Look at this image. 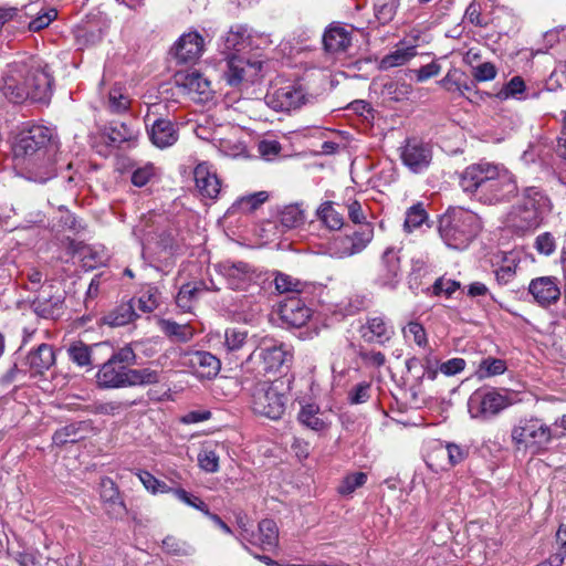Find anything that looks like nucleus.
<instances>
[{
	"label": "nucleus",
	"mask_w": 566,
	"mask_h": 566,
	"mask_svg": "<svg viewBox=\"0 0 566 566\" xmlns=\"http://www.w3.org/2000/svg\"><path fill=\"white\" fill-rule=\"evenodd\" d=\"M136 231L148 243L156 242L164 250L172 249L174 233L170 230H163L160 233H157L148 226V220H145L137 226Z\"/></svg>",
	"instance_id": "72a5a7b5"
},
{
	"label": "nucleus",
	"mask_w": 566,
	"mask_h": 566,
	"mask_svg": "<svg viewBox=\"0 0 566 566\" xmlns=\"http://www.w3.org/2000/svg\"><path fill=\"white\" fill-rule=\"evenodd\" d=\"M551 210V202L536 187L524 190L521 202L513 208L511 219L521 230H528L539 226L543 216Z\"/></svg>",
	"instance_id": "0eeeda50"
},
{
	"label": "nucleus",
	"mask_w": 566,
	"mask_h": 566,
	"mask_svg": "<svg viewBox=\"0 0 566 566\" xmlns=\"http://www.w3.org/2000/svg\"><path fill=\"white\" fill-rule=\"evenodd\" d=\"M199 467L209 473L219 470V455L213 449L205 448L198 454Z\"/></svg>",
	"instance_id": "4d7b16f0"
},
{
	"label": "nucleus",
	"mask_w": 566,
	"mask_h": 566,
	"mask_svg": "<svg viewBox=\"0 0 566 566\" xmlns=\"http://www.w3.org/2000/svg\"><path fill=\"white\" fill-rule=\"evenodd\" d=\"M401 263L399 250L387 248L378 266L377 282L384 287L395 290L400 282Z\"/></svg>",
	"instance_id": "2eb2a0df"
},
{
	"label": "nucleus",
	"mask_w": 566,
	"mask_h": 566,
	"mask_svg": "<svg viewBox=\"0 0 566 566\" xmlns=\"http://www.w3.org/2000/svg\"><path fill=\"white\" fill-rule=\"evenodd\" d=\"M159 381V374L156 370L144 368V369H132L129 370V382L128 387L139 385L157 384Z\"/></svg>",
	"instance_id": "8fccbe9b"
},
{
	"label": "nucleus",
	"mask_w": 566,
	"mask_h": 566,
	"mask_svg": "<svg viewBox=\"0 0 566 566\" xmlns=\"http://www.w3.org/2000/svg\"><path fill=\"white\" fill-rule=\"evenodd\" d=\"M293 353L281 342L264 337L259 346L241 364L242 371L258 378L268 373H280L289 367Z\"/></svg>",
	"instance_id": "39448f33"
},
{
	"label": "nucleus",
	"mask_w": 566,
	"mask_h": 566,
	"mask_svg": "<svg viewBox=\"0 0 566 566\" xmlns=\"http://www.w3.org/2000/svg\"><path fill=\"white\" fill-rule=\"evenodd\" d=\"M52 77L34 60L17 61L8 65L0 84L2 95L10 103H48L52 95Z\"/></svg>",
	"instance_id": "f03ea898"
},
{
	"label": "nucleus",
	"mask_w": 566,
	"mask_h": 566,
	"mask_svg": "<svg viewBox=\"0 0 566 566\" xmlns=\"http://www.w3.org/2000/svg\"><path fill=\"white\" fill-rule=\"evenodd\" d=\"M75 38L80 45H94L102 40V30L95 27H77Z\"/></svg>",
	"instance_id": "5fc2aeb1"
},
{
	"label": "nucleus",
	"mask_w": 566,
	"mask_h": 566,
	"mask_svg": "<svg viewBox=\"0 0 566 566\" xmlns=\"http://www.w3.org/2000/svg\"><path fill=\"white\" fill-rule=\"evenodd\" d=\"M161 549L169 555L177 557H188L195 554V547L187 541L167 535L161 542Z\"/></svg>",
	"instance_id": "ea45409f"
},
{
	"label": "nucleus",
	"mask_w": 566,
	"mask_h": 566,
	"mask_svg": "<svg viewBox=\"0 0 566 566\" xmlns=\"http://www.w3.org/2000/svg\"><path fill=\"white\" fill-rule=\"evenodd\" d=\"M400 158L412 172L419 174L429 167L432 160V150L429 144L418 138H409L400 148Z\"/></svg>",
	"instance_id": "f8f14e48"
},
{
	"label": "nucleus",
	"mask_w": 566,
	"mask_h": 566,
	"mask_svg": "<svg viewBox=\"0 0 566 566\" xmlns=\"http://www.w3.org/2000/svg\"><path fill=\"white\" fill-rule=\"evenodd\" d=\"M304 211L298 205H289L283 207L277 214V223L282 231L295 229L304 223Z\"/></svg>",
	"instance_id": "c9c22d12"
},
{
	"label": "nucleus",
	"mask_w": 566,
	"mask_h": 566,
	"mask_svg": "<svg viewBox=\"0 0 566 566\" xmlns=\"http://www.w3.org/2000/svg\"><path fill=\"white\" fill-rule=\"evenodd\" d=\"M205 51V40L197 31L184 33L174 44L171 52L179 63L197 61Z\"/></svg>",
	"instance_id": "f3484780"
},
{
	"label": "nucleus",
	"mask_w": 566,
	"mask_h": 566,
	"mask_svg": "<svg viewBox=\"0 0 566 566\" xmlns=\"http://www.w3.org/2000/svg\"><path fill=\"white\" fill-rule=\"evenodd\" d=\"M507 407V400L494 390L479 389L468 401V409L472 418L486 420Z\"/></svg>",
	"instance_id": "9d476101"
},
{
	"label": "nucleus",
	"mask_w": 566,
	"mask_h": 566,
	"mask_svg": "<svg viewBox=\"0 0 566 566\" xmlns=\"http://www.w3.org/2000/svg\"><path fill=\"white\" fill-rule=\"evenodd\" d=\"M92 347L83 342H74L67 348L69 358L80 367L92 365Z\"/></svg>",
	"instance_id": "a18cd8bd"
},
{
	"label": "nucleus",
	"mask_w": 566,
	"mask_h": 566,
	"mask_svg": "<svg viewBox=\"0 0 566 566\" xmlns=\"http://www.w3.org/2000/svg\"><path fill=\"white\" fill-rule=\"evenodd\" d=\"M323 43L327 52H345L352 43V33L344 27L331 25L324 33Z\"/></svg>",
	"instance_id": "c85d7f7f"
},
{
	"label": "nucleus",
	"mask_w": 566,
	"mask_h": 566,
	"mask_svg": "<svg viewBox=\"0 0 566 566\" xmlns=\"http://www.w3.org/2000/svg\"><path fill=\"white\" fill-rule=\"evenodd\" d=\"M374 238L371 223H363L352 233L338 234L327 243V253L335 259H345L364 251Z\"/></svg>",
	"instance_id": "6e6552de"
},
{
	"label": "nucleus",
	"mask_w": 566,
	"mask_h": 566,
	"mask_svg": "<svg viewBox=\"0 0 566 566\" xmlns=\"http://www.w3.org/2000/svg\"><path fill=\"white\" fill-rule=\"evenodd\" d=\"M371 397V382L370 381H361L355 385L348 391V401L352 405H359L367 402Z\"/></svg>",
	"instance_id": "6e6d98bb"
},
{
	"label": "nucleus",
	"mask_w": 566,
	"mask_h": 566,
	"mask_svg": "<svg viewBox=\"0 0 566 566\" xmlns=\"http://www.w3.org/2000/svg\"><path fill=\"white\" fill-rule=\"evenodd\" d=\"M205 291L202 283H187L184 284L176 297V304L184 312H190L193 303L198 300L199 295Z\"/></svg>",
	"instance_id": "58836bf2"
},
{
	"label": "nucleus",
	"mask_w": 566,
	"mask_h": 566,
	"mask_svg": "<svg viewBox=\"0 0 566 566\" xmlns=\"http://www.w3.org/2000/svg\"><path fill=\"white\" fill-rule=\"evenodd\" d=\"M196 187L202 197L214 199L218 197L221 182L207 163H200L193 170Z\"/></svg>",
	"instance_id": "b1692460"
},
{
	"label": "nucleus",
	"mask_w": 566,
	"mask_h": 566,
	"mask_svg": "<svg viewBox=\"0 0 566 566\" xmlns=\"http://www.w3.org/2000/svg\"><path fill=\"white\" fill-rule=\"evenodd\" d=\"M428 219V213L422 203L411 206L406 212L403 229L406 232H412Z\"/></svg>",
	"instance_id": "de8ad7c7"
},
{
	"label": "nucleus",
	"mask_w": 566,
	"mask_h": 566,
	"mask_svg": "<svg viewBox=\"0 0 566 566\" xmlns=\"http://www.w3.org/2000/svg\"><path fill=\"white\" fill-rule=\"evenodd\" d=\"M106 135L109 144L120 145L125 142L136 139L137 130L134 128L132 123L114 120L109 123L108 127H106Z\"/></svg>",
	"instance_id": "473e14b6"
},
{
	"label": "nucleus",
	"mask_w": 566,
	"mask_h": 566,
	"mask_svg": "<svg viewBox=\"0 0 566 566\" xmlns=\"http://www.w3.org/2000/svg\"><path fill=\"white\" fill-rule=\"evenodd\" d=\"M525 91V83L521 76H514L509 83L500 91L499 95L509 97H518Z\"/></svg>",
	"instance_id": "e2e57ef3"
},
{
	"label": "nucleus",
	"mask_w": 566,
	"mask_h": 566,
	"mask_svg": "<svg viewBox=\"0 0 566 566\" xmlns=\"http://www.w3.org/2000/svg\"><path fill=\"white\" fill-rule=\"evenodd\" d=\"M482 230L480 217L464 208H450L440 218L439 233L449 248L463 250Z\"/></svg>",
	"instance_id": "20e7f679"
},
{
	"label": "nucleus",
	"mask_w": 566,
	"mask_h": 566,
	"mask_svg": "<svg viewBox=\"0 0 566 566\" xmlns=\"http://www.w3.org/2000/svg\"><path fill=\"white\" fill-rule=\"evenodd\" d=\"M137 317L134 300H130L111 310L101 318V322L111 327H119L134 322Z\"/></svg>",
	"instance_id": "c756f323"
},
{
	"label": "nucleus",
	"mask_w": 566,
	"mask_h": 566,
	"mask_svg": "<svg viewBox=\"0 0 566 566\" xmlns=\"http://www.w3.org/2000/svg\"><path fill=\"white\" fill-rule=\"evenodd\" d=\"M150 140L158 148L174 145L178 139V132L172 122L165 118L156 119L149 130Z\"/></svg>",
	"instance_id": "bb28decb"
},
{
	"label": "nucleus",
	"mask_w": 566,
	"mask_h": 566,
	"mask_svg": "<svg viewBox=\"0 0 566 566\" xmlns=\"http://www.w3.org/2000/svg\"><path fill=\"white\" fill-rule=\"evenodd\" d=\"M64 298L54 292L52 284L42 285L32 301L34 312L43 318H56L62 314Z\"/></svg>",
	"instance_id": "dca6fc26"
},
{
	"label": "nucleus",
	"mask_w": 566,
	"mask_h": 566,
	"mask_svg": "<svg viewBox=\"0 0 566 566\" xmlns=\"http://www.w3.org/2000/svg\"><path fill=\"white\" fill-rule=\"evenodd\" d=\"M155 176V167L151 164H147L143 167L134 170L132 175V182L136 187H143L149 182V180Z\"/></svg>",
	"instance_id": "0e129e2a"
},
{
	"label": "nucleus",
	"mask_w": 566,
	"mask_h": 566,
	"mask_svg": "<svg viewBox=\"0 0 566 566\" xmlns=\"http://www.w3.org/2000/svg\"><path fill=\"white\" fill-rule=\"evenodd\" d=\"M462 190L485 205L507 202L517 195L515 177L504 166L480 161L460 176Z\"/></svg>",
	"instance_id": "f257e3e1"
},
{
	"label": "nucleus",
	"mask_w": 566,
	"mask_h": 566,
	"mask_svg": "<svg viewBox=\"0 0 566 566\" xmlns=\"http://www.w3.org/2000/svg\"><path fill=\"white\" fill-rule=\"evenodd\" d=\"M274 284L279 293H300L303 286L298 280L283 273L275 276Z\"/></svg>",
	"instance_id": "13d9d810"
},
{
	"label": "nucleus",
	"mask_w": 566,
	"mask_h": 566,
	"mask_svg": "<svg viewBox=\"0 0 566 566\" xmlns=\"http://www.w3.org/2000/svg\"><path fill=\"white\" fill-rule=\"evenodd\" d=\"M298 421L306 428L314 431H323L329 427V421L319 407L313 403L305 405L298 412Z\"/></svg>",
	"instance_id": "7c9ffc66"
},
{
	"label": "nucleus",
	"mask_w": 566,
	"mask_h": 566,
	"mask_svg": "<svg viewBox=\"0 0 566 566\" xmlns=\"http://www.w3.org/2000/svg\"><path fill=\"white\" fill-rule=\"evenodd\" d=\"M361 338L368 344L384 345L394 336V327L382 315L368 316L359 328Z\"/></svg>",
	"instance_id": "aec40b11"
},
{
	"label": "nucleus",
	"mask_w": 566,
	"mask_h": 566,
	"mask_svg": "<svg viewBox=\"0 0 566 566\" xmlns=\"http://www.w3.org/2000/svg\"><path fill=\"white\" fill-rule=\"evenodd\" d=\"M101 500L108 504L107 513L113 517L123 516L126 513V506L120 499L119 491L111 478H103L99 483Z\"/></svg>",
	"instance_id": "a878e982"
},
{
	"label": "nucleus",
	"mask_w": 566,
	"mask_h": 566,
	"mask_svg": "<svg viewBox=\"0 0 566 566\" xmlns=\"http://www.w3.org/2000/svg\"><path fill=\"white\" fill-rule=\"evenodd\" d=\"M252 405L256 413L273 420L281 418L285 410L284 396L269 382L258 384L252 395Z\"/></svg>",
	"instance_id": "1a4fd4ad"
},
{
	"label": "nucleus",
	"mask_w": 566,
	"mask_h": 566,
	"mask_svg": "<svg viewBox=\"0 0 566 566\" xmlns=\"http://www.w3.org/2000/svg\"><path fill=\"white\" fill-rule=\"evenodd\" d=\"M175 83L196 102H206L212 96L210 81L198 71L177 73Z\"/></svg>",
	"instance_id": "4468645a"
},
{
	"label": "nucleus",
	"mask_w": 566,
	"mask_h": 566,
	"mask_svg": "<svg viewBox=\"0 0 566 566\" xmlns=\"http://www.w3.org/2000/svg\"><path fill=\"white\" fill-rule=\"evenodd\" d=\"M90 428V423L86 421H80L70 423L59 430H56L53 434V442L56 446H63L66 443H75L84 438L83 432H86Z\"/></svg>",
	"instance_id": "2f4dec72"
},
{
	"label": "nucleus",
	"mask_w": 566,
	"mask_h": 566,
	"mask_svg": "<svg viewBox=\"0 0 566 566\" xmlns=\"http://www.w3.org/2000/svg\"><path fill=\"white\" fill-rule=\"evenodd\" d=\"M224 46L237 52L251 46V34L245 25L237 24L230 28L224 36Z\"/></svg>",
	"instance_id": "f704fd0d"
},
{
	"label": "nucleus",
	"mask_w": 566,
	"mask_h": 566,
	"mask_svg": "<svg viewBox=\"0 0 566 566\" xmlns=\"http://www.w3.org/2000/svg\"><path fill=\"white\" fill-rule=\"evenodd\" d=\"M437 452L441 455H447L451 465L462 462L465 457V452L454 443H448L446 447L438 449Z\"/></svg>",
	"instance_id": "774afa93"
},
{
	"label": "nucleus",
	"mask_w": 566,
	"mask_h": 566,
	"mask_svg": "<svg viewBox=\"0 0 566 566\" xmlns=\"http://www.w3.org/2000/svg\"><path fill=\"white\" fill-rule=\"evenodd\" d=\"M160 291L157 286L154 285H145L139 291V296L137 298L138 310L143 313H151L154 312L160 304Z\"/></svg>",
	"instance_id": "79ce46f5"
},
{
	"label": "nucleus",
	"mask_w": 566,
	"mask_h": 566,
	"mask_svg": "<svg viewBox=\"0 0 566 566\" xmlns=\"http://www.w3.org/2000/svg\"><path fill=\"white\" fill-rule=\"evenodd\" d=\"M357 356L368 368H380L386 364V356L381 352L367 349L364 346H359Z\"/></svg>",
	"instance_id": "603ef678"
},
{
	"label": "nucleus",
	"mask_w": 566,
	"mask_h": 566,
	"mask_svg": "<svg viewBox=\"0 0 566 566\" xmlns=\"http://www.w3.org/2000/svg\"><path fill=\"white\" fill-rule=\"evenodd\" d=\"M528 292L541 306L554 304L560 296L557 279L553 276L533 279L528 285Z\"/></svg>",
	"instance_id": "412c9836"
},
{
	"label": "nucleus",
	"mask_w": 566,
	"mask_h": 566,
	"mask_svg": "<svg viewBox=\"0 0 566 566\" xmlns=\"http://www.w3.org/2000/svg\"><path fill=\"white\" fill-rule=\"evenodd\" d=\"M172 494L185 504L192 506L203 514L209 510L208 505L198 496H195L193 494L187 492L184 489H176L172 491Z\"/></svg>",
	"instance_id": "052dcab7"
},
{
	"label": "nucleus",
	"mask_w": 566,
	"mask_h": 566,
	"mask_svg": "<svg viewBox=\"0 0 566 566\" xmlns=\"http://www.w3.org/2000/svg\"><path fill=\"white\" fill-rule=\"evenodd\" d=\"M159 326L174 342L187 343L195 335V331L189 324H178L170 319H160Z\"/></svg>",
	"instance_id": "e433bc0d"
},
{
	"label": "nucleus",
	"mask_w": 566,
	"mask_h": 566,
	"mask_svg": "<svg viewBox=\"0 0 566 566\" xmlns=\"http://www.w3.org/2000/svg\"><path fill=\"white\" fill-rule=\"evenodd\" d=\"M220 273L233 290H245L254 279L253 269L244 262H223Z\"/></svg>",
	"instance_id": "4be33fe9"
},
{
	"label": "nucleus",
	"mask_w": 566,
	"mask_h": 566,
	"mask_svg": "<svg viewBox=\"0 0 566 566\" xmlns=\"http://www.w3.org/2000/svg\"><path fill=\"white\" fill-rule=\"evenodd\" d=\"M367 481L365 472H355L346 475L338 486V493L342 495H350L356 489L363 486Z\"/></svg>",
	"instance_id": "3c124183"
},
{
	"label": "nucleus",
	"mask_w": 566,
	"mask_h": 566,
	"mask_svg": "<svg viewBox=\"0 0 566 566\" xmlns=\"http://www.w3.org/2000/svg\"><path fill=\"white\" fill-rule=\"evenodd\" d=\"M15 156L28 157L30 178L36 182H45L55 176L54 156L57 150L53 133L42 125H33L23 129L13 147Z\"/></svg>",
	"instance_id": "7ed1b4c3"
},
{
	"label": "nucleus",
	"mask_w": 566,
	"mask_h": 566,
	"mask_svg": "<svg viewBox=\"0 0 566 566\" xmlns=\"http://www.w3.org/2000/svg\"><path fill=\"white\" fill-rule=\"evenodd\" d=\"M265 102L274 111L290 112L306 103V94L301 86L287 83L268 92Z\"/></svg>",
	"instance_id": "9b49d317"
},
{
	"label": "nucleus",
	"mask_w": 566,
	"mask_h": 566,
	"mask_svg": "<svg viewBox=\"0 0 566 566\" xmlns=\"http://www.w3.org/2000/svg\"><path fill=\"white\" fill-rule=\"evenodd\" d=\"M189 366L198 377L211 379L219 374L221 363L211 353L198 350L189 355Z\"/></svg>",
	"instance_id": "393cba45"
},
{
	"label": "nucleus",
	"mask_w": 566,
	"mask_h": 566,
	"mask_svg": "<svg viewBox=\"0 0 566 566\" xmlns=\"http://www.w3.org/2000/svg\"><path fill=\"white\" fill-rule=\"evenodd\" d=\"M281 319L292 327L304 326L312 315L311 308L297 297H289L280 305Z\"/></svg>",
	"instance_id": "5701e85b"
},
{
	"label": "nucleus",
	"mask_w": 566,
	"mask_h": 566,
	"mask_svg": "<svg viewBox=\"0 0 566 566\" xmlns=\"http://www.w3.org/2000/svg\"><path fill=\"white\" fill-rule=\"evenodd\" d=\"M248 333L237 327L227 328L224 332L223 348L228 355L235 354L247 343Z\"/></svg>",
	"instance_id": "c03bdc74"
},
{
	"label": "nucleus",
	"mask_w": 566,
	"mask_h": 566,
	"mask_svg": "<svg viewBox=\"0 0 566 566\" xmlns=\"http://www.w3.org/2000/svg\"><path fill=\"white\" fill-rule=\"evenodd\" d=\"M133 402L127 401H107L96 406L95 411L101 415L115 416L128 409Z\"/></svg>",
	"instance_id": "69168bd1"
},
{
	"label": "nucleus",
	"mask_w": 566,
	"mask_h": 566,
	"mask_svg": "<svg viewBox=\"0 0 566 566\" xmlns=\"http://www.w3.org/2000/svg\"><path fill=\"white\" fill-rule=\"evenodd\" d=\"M129 370L125 365H119L115 360L108 358L98 369L96 374V382L99 388H124L128 387Z\"/></svg>",
	"instance_id": "6ab92c4d"
},
{
	"label": "nucleus",
	"mask_w": 566,
	"mask_h": 566,
	"mask_svg": "<svg viewBox=\"0 0 566 566\" xmlns=\"http://www.w3.org/2000/svg\"><path fill=\"white\" fill-rule=\"evenodd\" d=\"M465 75L467 74L460 69L452 67L448 71L446 76L439 81V84L447 92L457 96L461 86H463L462 81L464 80Z\"/></svg>",
	"instance_id": "09e8293b"
},
{
	"label": "nucleus",
	"mask_w": 566,
	"mask_h": 566,
	"mask_svg": "<svg viewBox=\"0 0 566 566\" xmlns=\"http://www.w3.org/2000/svg\"><path fill=\"white\" fill-rule=\"evenodd\" d=\"M402 334L405 338H411L419 347H426L428 345L426 329L418 322H409L407 326L402 328Z\"/></svg>",
	"instance_id": "864d4df0"
},
{
	"label": "nucleus",
	"mask_w": 566,
	"mask_h": 566,
	"mask_svg": "<svg viewBox=\"0 0 566 566\" xmlns=\"http://www.w3.org/2000/svg\"><path fill=\"white\" fill-rule=\"evenodd\" d=\"M268 199H269V195H268L266 191H259V192H254L252 195L242 197L239 200V205L242 208H244V209H247L249 211H252V210L258 209Z\"/></svg>",
	"instance_id": "338daca9"
},
{
	"label": "nucleus",
	"mask_w": 566,
	"mask_h": 566,
	"mask_svg": "<svg viewBox=\"0 0 566 566\" xmlns=\"http://www.w3.org/2000/svg\"><path fill=\"white\" fill-rule=\"evenodd\" d=\"M563 437L557 434L556 438ZM511 438L517 450L539 454L547 450V446L555 438L549 426L537 417L522 418L512 428Z\"/></svg>",
	"instance_id": "423d86ee"
},
{
	"label": "nucleus",
	"mask_w": 566,
	"mask_h": 566,
	"mask_svg": "<svg viewBox=\"0 0 566 566\" xmlns=\"http://www.w3.org/2000/svg\"><path fill=\"white\" fill-rule=\"evenodd\" d=\"M398 3L396 0H388L381 3L375 4V17L381 23L386 24L390 22L397 10Z\"/></svg>",
	"instance_id": "bf43d9fd"
},
{
	"label": "nucleus",
	"mask_w": 566,
	"mask_h": 566,
	"mask_svg": "<svg viewBox=\"0 0 566 566\" xmlns=\"http://www.w3.org/2000/svg\"><path fill=\"white\" fill-rule=\"evenodd\" d=\"M415 55L416 49L413 46L397 48L380 60L378 67L381 71H387L392 67L402 66Z\"/></svg>",
	"instance_id": "4c0bfd02"
},
{
	"label": "nucleus",
	"mask_w": 566,
	"mask_h": 566,
	"mask_svg": "<svg viewBox=\"0 0 566 566\" xmlns=\"http://www.w3.org/2000/svg\"><path fill=\"white\" fill-rule=\"evenodd\" d=\"M129 101L119 90H112L108 94V108L113 113H123L128 108Z\"/></svg>",
	"instance_id": "680f3d73"
},
{
	"label": "nucleus",
	"mask_w": 566,
	"mask_h": 566,
	"mask_svg": "<svg viewBox=\"0 0 566 566\" xmlns=\"http://www.w3.org/2000/svg\"><path fill=\"white\" fill-rule=\"evenodd\" d=\"M506 370V364L503 359L486 357L481 360L476 369V376L480 379L501 375Z\"/></svg>",
	"instance_id": "49530a36"
},
{
	"label": "nucleus",
	"mask_w": 566,
	"mask_h": 566,
	"mask_svg": "<svg viewBox=\"0 0 566 566\" xmlns=\"http://www.w3.org/2000/svg\"><path fill=\"white\" fill-rule=\"evenodd\" d=\"M24 14L31 18L29 30L39 32L56 19L57 11L54 8H43L39 2H34L24 7Z\"/></svg>",
	"instance_id": "cd10ccee"
},
{
	"label": "nucleus",
	"mask_w": 566,
	"mask_h": 566,
	"mask_svg": "<svg viewBox=\"0 0 566 566\" xmlns=\"http://www.w3.org/2000/svg\"><path fill=\"white\" fill-rule=\"evenodd\" d=\"M317 217L331 230H339L344 224L343 214L334 208L332 201H325L319 206Z\"/></svg>",
	"instance_id": "37998d69"
},
{
	"label": "nucleus",
	"mask_w": 566,
	"mask_h": 566,
	"mask_svg": "<svg viewBox=\"0 0 566 566\" xmlns=\"http://www.w3.org/2000/svg\"><path fill=\"white\" fill-rule=\"evenodd\" d=\"M21 360L23 363V370L28 373V376L30 378H39L43 377L55 365L56 357L53 347L42 343L21 357Z\"/></svg>",
	"instance_id": "ddd939ff"
},
{
	"label": "nucleus",
	"mask_w": 566,
	"mask_h": 566,
	"mask_svg": "<svg viewBox=\"0 0 566 566\" xmlns=\"http://www.w3.org/2000/svg\"><path fill=\"white\" fill-rule=\"evenodd\" d=\"M261 66L260 61L251 62L243 56L233 54L227 61L224 78L229 85L237 86L242 81L256 76Z\"/></svg>",
	"instance_id": "a211bd4d"
},
{
	"label": "nucleus",
	"mask_w": 566,
	"mask_h": 566,
	"mask_svg": "<svg viewBox=\"0 0 566 566\" xmlns=\"http://www.w3.org/2000/svg\"><path fill=\"white\" fill-rule=\"evenodd\" d=\"M279 542V530L273 520H262L259 523V535L255 543L263 549L275 547Z\"/></svg>",
	"instance_id": "a19ab883"
}]
</instances>
